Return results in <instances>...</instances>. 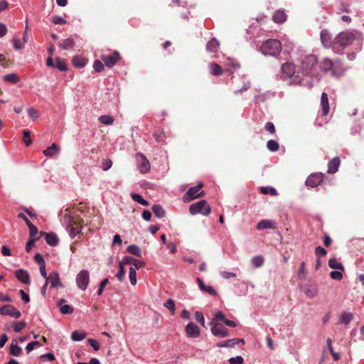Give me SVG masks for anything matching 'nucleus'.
<instances>
[{
    "instance_id": "nucleus-61",
    "label": "nucleus",
    "mask_w": 364,
    "mask_h": 364,
    "mask_svg": "<svg viewBox=\"0 0 364 364\" xmlns=\"http://www.w3.org/2000/svg\"><path fill=\"white\" fill-rule=\"evenodd\" d=\"M220 276L225 279H229L230 278L235 277L236 274L232 272L223 271L220 272Z\"/></svg>"
},
{
    "instance_id": "nucleus-39",
    "label": "nucleus",
    "mask_w": 364,
    "mask_h": 364,
    "mask_svg": "<svg viewBox=\"0 0 364 364\" xmlns=\"http://www.w3.org/2000/svg\"><path fill=\"white\" fill-rule=\"evenodd\" d=\"M353 314L349 312H344L341 316V322L345 325H348L353 319Z\"/></svg>"
},
{
    "instance_id": "nucleus-3",
    "label": "nucleus",
    "mask_w": 364,
    "mask_h": 364,
    "mask_svg": "<svg viewBox=\"0 0 364 364\" xmlns=\"http://www.w3.org/2000/svg\"><path fill=\"white\" fill-rule=\"evenodd\" d=\"M189 211L192 215L201 214L207 216L210 213L211 209L205 200H201L191 205Z\"/></svg>"
},
{
    "instance_id": "nucleus-21",
    "label": "nucleus",
    "mask_w": 364,
    "mask_h": 364,
    "mask_svg": "<svg viewBox=\"0 0 364 364\" xmlns=\"http://www.w3.org/2000/svg\"><path fill=\"white\" fill-rule=\"evenodd\" d=\"M321 112L323 116H326L329 112V104L328 95L326 92H323L321 97Z\"/></svg>"
},
{
    "instance_id": "nucleus-47",
    "label": "nucleus",
    "mask_w": 364,
    "mask_h": 364,
    "mask_svg": "<svg viewBox=\"0 0 364 364\" xmlns=\"http://www.w3.org/2000/svg\"><path fill=\"white\" fill-rule=\"evenodd\" d=\"M26 322L25 321H18V322H14L12 323V327L14 328V331L16 332H20L21 330H23L26 326Z\"/></svg>"
},
{
    "instance_id": "nucleus-22",
    "label": "nucleus",
    "mask_w": 364,
    "mask_h": 364,
    "mask_svg": "<svg viewBox=\"0 0 364 364\" xmlns=\"http://www.w3.org/2000/svg\"><path fill=\"white\" fill-rule=\"evenodd\" d=\"M15 275L20 282L26 284L30 283V277L27 271L21 269H18L16 271Z\"/></svg>"
},
{
    "instance_id": "nucleus-35",
    "label": "nucleus",
    "mask_w": 364,
    "mask_h": 364,
    "mask_svg": "<svg viewBox=\"0 0 364 364\" xmlns=\"http://www.w3.org/2000/svg\"><path fill=\"white\" fill-rule=\"evenodd\" d=\"M137 269H136L135 267H130V268H129V280H130V283L133 286H135L136 284V282H137V280H136V271Z\"/></svg>"
},
{
    "instance_id": "nucleus-41",
    "label": "nucleus",
    "mask_w": 364,
    "mask_h": 364,
    "mask_svg": "<svg viewBox=\"0 0 364 364\" xmlns=\"http://www.w3.org/2000/svg\"><path fill=\"white\" fill-rule=\"evenodd\" d=\"M152 210L156 217L161 218L164 216V210L160 205H154L152 208Z\"/></svg>"
},
{
    "instance_id": "nucleus-52",
    "label": "nucleus",
    "mask_w": 364,
    "mask_h": 364,
    "mask_svg": "<svg viewBox=\"0 0 364 364\" xmlns=\"http://www.w3.org/2000/svg\"><path fill=\"white\" fill-rule=\"evenodd\" d=\"M244 362V359L242 356L238 355L235 358H230L229 359L230 364H242Z\"/></svg>"
},
{
    "instance_id": "nucleus-59",
    "label": "nucleus",
    "mask_w": 364,
    "mask_h": 364,
    "mask_svg": "<svg viewBox=\"0 0 364 364\" xmlns=\"http://www.w3.org/2000/svg\"><path fill=\"white\" fill-rule=\"evenodd\" d=\"M108 282H109V280H108V279H107V278H106V279H103V280L101 282L100 285V287H99V289H98V290H97V295H99V296H100V295H101V294H102V293L103 292V290H104L105 287H106V285L108 284Z\"/></svg>"
},
{
    "instance_id": "nucleus-48",
    "label": "nucleus",
    "mask_w": 364,
    "mask_h": 364,
    "mask_svg": "<svg viewBox=\"0 0 364 364\" xmlns=\"http://www.w3.org/2000/svg\"><path fill=\"white\" fill-rule=\"evenodd\" d=\"M164 306L167 308L173 314L175 313V304L172 299H168L164 304Z\"/></svg>"
},
{
    "instance_id": "nucleus-13",
    "label": "nucleus",
    "mask_w": 364,
    "mask_h": 364,
    "mask_svg": "<svg viewBox=\"0 0 364 364\" xmlns=\"http://www.w3.org/2000/svg\"><path fill=\"white\" fill-rule=\"evenodd\" d=\"M185 332L188 338H196L200 334L198 326L194 323H188L185 327Z\"/></svg>"
},
{
    "instance_id": "nucleus-28",
    "label": "nucleus",
    "mask_w": 364,
    "mask_h": 364,
    "mask_svg": "<svg viewBox=\"0 0 364 364\" xmlns=\"http://www.w3.org/2000/svg\"><path fill=\"white\" fill-rule=\"evenodd\" d=\"M45 239L46 242L50 246H55L58 243V238L54 233H46Z\"/></svg>"
},
{
    "instance_id": "nucleus-17",
    "label": "nucleus",
    "mask_w": 364,
    "mask_h": 364,
    "mask_svg": "<svg viewBox=\"0 0 364 364\" xmlns=\"http://www.w3.org/2000/svg\"><path fill=\"white\" fill-rule=\"evenodd\" d=\"M281 71L286 77H290L295 73V65L291 63H283L281 67Z\"/></svg>"
},
{
    "instance_id": "nucleus-2",
    "label": "nucleus",
    "mask_w": 364,
    "mask_h": 364,
    "mask_svg": "<svg viewBox=\"0 0 364 364\" xmlns=\"http://www.w3.org/2000/svg\"><path fill=\"white\" fill-rule=\"evenodd\" d=\"M129 262H133L134 263V267L136 269H139L144 267V263L139 259H134L132 257H125L119 262V272L116 274V277L120 282H122L125 276V270L124 266L127 264Z\"/></svg>"
},
{
    "instance_id": "nucleus-15",
    "label": "nucleus",
    "mask_w": 364,
    "mask_h": 364,
    "mask_svg": "<svg viewBox=\"0 0 364 364\" xmlns=\"http://www.w3.org/2000/svg\"><path fill=\"white\" fill-rule=\"evenodd\" d=\"M81 228L82 226L80 223H77L73 218H72L70 221V224L68 226L70 236L73 238L75 237L81 232Z\"/></svg>"
},
{
    "instance_id": "nucleus-42",
    "label": "nucleus",
    "mask_w": 364,
    "mask_h": 364,
    "mask_svg": "<svg viewBox=\"0 0 364 364\" xmlns=\"http://www.w3.org/2000/svg\"><path fill=\"white\" fill-rule=\"evenodd\" d=\"M27 42V39L21 40L18 38H14L13 40L14 47L16 50L22 49Z\"/></svg>"
},
{
    "instance_id": "nucleus-40",
    "label": "nucleus",
    "mask_w": 364,
    "mask_h": 364,
    "mask_svg": "<svg viewBox=\"0 0 364 364\" xmlns=\"http://www.w3.org/2000/svg\"><path fill=\"white\" fill-rule=\"evenodd\" d=\"M131 197L134 201L142 205L146 206L149 204V203L138 193H132Z\"/></svg>"
},
{
    "instance_id": "nucleus-37",
    "label": "nucleus",
    "mask_w": 364,
    "mask_h": 364,
    "mask_svg": "<svg viewBox=\"0 0 364 364\" xmlns=\"http://www.w3.org/2000/svg\"><path fill=\"white\" fill-rule=\"evenodd\" d=\"M251 263L255 267H260L264 264V258L260 255L255 256L252 258Z\"/></svg>"
},
{
    "instance_id": "nucleus-1",
    "label": "nucleus",
    "mask_w": 364,
    "mask_h": 364,
    "mask_svg": "<svg viewBox=\"0 0 364 364\" xmlns=\"http://www.w3.org/2000/svg\"><path fill=\"white\" fill-rule=\"evenodd\" d=\"M282 49V43L277 39L267 40L260 47V51L262 54L274 57H277L280 54Z\"/></svg>"
},
{
    "instance_id": "nucleus-14",
    "label": "nucleus",
    "mask_w": 364,
    "mask_h": 364,
    "mask_svg": "<svg viewBox=\"0 0 364 364\" xmlns=\"http://www.w3.org/2000/svg\"><path fill=\"white\" fill-rule=\"evenodd\" d=\"M101 59L103 60L105 65L107 68H112L115 65V63L119 60V55L117 52H114L109 55H102Z\"/></svg>"
},
{
    "instance_id": "nucleus-44",
    "label": "nucleus",
    "mask_w": 364,
    "mask_h": 364,
    "mask_svg": "<svg viewBox=\"0 0 364 364\" xmlns=\"http://www.w3.org/2000/svg\"><path fill=\"white\" fill-rule=\"evenodd\" d=\"M74 46V41L73 38H68L65 39L60 44V47L63 49L68 50L73 48Z\"/></svg>"
},
{
    "instance_id": "nucleus-43",
    "label": "nucleus",
    "mask_w": 364,
    "mask_h": 364,
    "mask_svg": "<svg viewBox=\"0 0 364 364\" xmlns=\"http://www.w3.org/2000/svg\"><path fill=\"white\" fill-rule=\"evenodd\" d=\"M99 121L106 125H111L114 122V119L109 115H102L99 118Z\"/></svg>"
},
{
    "instance_id": "nucleus-34",
    "label": "nucleus",
    "mask_w": 364,
    "mask_h": 364,
    "mask_svg": "<svg viewBox=\"0 0 364 364\" xmlns=\"http://www.w3.org/2000/svg\"><path fill=\"white\" fill-rule=\"evenodd\" d=\"M127 250L129 253L134 255L137 257H140L141 255V250L139 246L135 245H131L127 247Z\"/></svg>"
},
{
    "instance_id": "nucleus-16",
    "label": "nucleus",
    "mask_w": 364,
    "mask_h": 364,
    "mask_svg": "<svg viewBox=\"0 0 364 364\" xmlns=\"http://www.w3.org/2000/svg\"><path fill=\"white\" fill-rule=\"evenodd\" d=\"M196 282L198 284L199 289L207 294H208L210 296H217V291L213 289L212 286L210 285H205L203 282V281L200 278H197Z\"/></svg>"
},
{
    "instance_id": "nucleus-62",
    "label": "nucleus",
    "mask_w": 364,
    "mask_h": 364,
    "mask_svg": "<svg viewBox=\"0 0 364 364\" xmlns=\"http://www.w3.org/2000/svg\"><path fill=\"white\" fill-rule=\"evenodd\" d=\"M28 117L33 119H37L38 118V112L33 108H30L28 110Z\"/></svg>"
},
{
    "instance_id": "nucleus-54",
    "label": "nucleus",
    "mask_w": 364,
    "mask_h": 364,
    "mask_svg": "<svg viewBox=\"0 0 364 364\" xmlns=\"http://www.w3.org/2000/svg\"><path fill=\"white\" fill-rule=\"evenodd\" d=\"M93 68L96 72L100 73L104 70V65L101 61L95 60L93 63Z\"/></svg>"
},
{
    "instance_id": "nucleus-57",
    "label": "nucleus",
    "mask_w": 364,
    "mask_h": 364,
    "mask_svg": "<svg viewBox=\"0 0 364 364\" xmlns=\"http://www.w3.org/2000/svg\"><path fill=\"white\" fill-rule=\"evenodd\" d=\"M40 346L39 342L32 341L27 344V346L26 347V350L27 353H29L31 350H33V349L34 348L35 346Z\"/></svg>"
},
{
    "instance_id": "nucleus-33",
    "label": "nucleus",
    "mask_w": 364,
    "mask_h": 364,
    "mask_svg": "<svg viewBox=\"0 0 364 364\" xmlns=\"http://www.w3.org/2000/svg\"><path fill=\"white\" fill-rule=\"evenodd\" d=\"M4 80L12 84H16L19 82L20 79L18 75L15 73H10L4 76Z\"/></svg>"
},
{
    "instance_id": "nucleus-63",
    "label": "nucleus",
    "mask_w": 364,
    "mask_h": 364,
    "mask_svg": "<svg viewBox=\"0 0 364 364\" xmlns=\"http://www.w3.org/2000/svg\"><path fill=\"white\" fill-rule=\"evenodd\" d=\"M265 129L272 134L275 133V127L272 122H267L265 124Z\"/></svg>"
},
{
    "instance_id": "nucleus-46",
    "label": "nucleus",
    "mask_w": 364,
    "mask_h": 364,
    "mask_svg": "<svg viewBox=\"0 0 364 364\" xmlns=\"http://www.w3.org/2000/svg\"><path fill=\"white\" fill-rule=\"evenodd\" d=\"M315 253H316V257H318L317 258V268H318L319 266L318 258L321 257L325 256L326 255L327 252L326 251V250L324 248H323L321 246H318L316 248Z\"/></svg>"
},
{
    "instance_id": "nucleus-6",
    "label": "nucleus",
    "mask_w": 364,
    "mask_h": 364,
    "mask_svg": "<svg viewBox=\"0 0 364 364\" xmlns=\"http://www.w3.org/2000/svg\"><path fill=\"white\" fill-rule=\"evenodd\" d=\"M77 287L82 291L86 290L90 282V273L87 270L82 269L78 272L75 279Z\"/></svg>"
},
{
    "instance_id": "nucleus-50",
    "label": "nucleus",
    "mask_w": 364,
    "mask_h": 364,
    "mask_svg": "<svg viewBox=\"0 0 364 364\" xmlns=\"http://www.w3.org/2000/svg\"><path fill=\"white\" fill-rule=\"evenodd\" d=\"M55 67L60 71H65L68 70L67 64L63 60L57 59Z\"/></svg>"
},
{
    "instance_id": "nucleus-24",
    "label": "nucleus",
    "mask_w": 364,
    "mask_h": 364,
    "mask_svg": "<svg viewBox=\"0 0 364 364\" xmlns=\"http://www.w3.org/2000/svg\"><path fill=\"white\" fill-rule=\"evenodd\" d=\"M340 162L338 157H335L331 159L328 164V172L329 173H335L338 169Z\"/></svg>"
},
{
    "instance_id": "nucleus-25",
    "label": "nucleus",
    "mask_w": 364,
    "mask_h": 364,
    "mask_svg": "<svg viewBox=\"0 0 364 364\" xmlns=\"http://www.w3.org/2000/svg\"><path fill=\"white\" fill-rule=\"evenodd\" d=\"M219 46L220 43L215 38H213L208 42L206 45V49L209 52L216 53L219 48Z\"/></svg>"
},
{
    "instance_id": "nucleus-45",
    "label": "nucleus",
    "mask_w": 364,
    "mask_h": 364,
    "mask_svg": "<svg viewBox=\"0 0 364 364\" xmlns=\"http://www.w3.org/2000/svg\"><path fill=\"white\" fill-rule=\"evenodd\" d=\"M267 149L271 151H276L279 149V144L275 140H269L267 143Z\"/></svg>"
},
{
    "instance_id": "nucleus-29",
    "label": "nucleus",
    "mask_w": 364,
    "mask_h": 364,
    "mask_svg": "<svg viewBox=\"0 0 364 364\" xmlns=\"http://www.w3.org/2000/svg\"><path fill=\"white\" fill-rule=\"evenodd\" d=\"M73 63L76 68H82L85 66L87 61L84 58L77 55L73 57Z\"/></svg>"
},
{
    "instance_id": "nucleus-18",
    "label": "nucleus",
    "mask_w": 364,
    "mask_h": 364,
    "mask_svg": "<svg viewBox=\"0 0 364 364\" xmlns=\"http://www.w3.org/2000/svg\"><path fill=\"white\" fill-rule=\"evenodd\" d=\"M321 41L322 44L326 48H330L332 45V38L331 33L327 30H322L321 31Z\"/></svg>"
},
{
    "instance_id": "nucleus-8",
    "label": "nucleus",
    "mask_w": 364,
    "mask_h": 364,
    "mask_svg": "<svg viewBox=\"0 0 364 364\" xmlns=\"http://www.w3.org/2000/svg\"><path fill=\"white\" fill-rule=\"evenodd\" d=\"M317 63V58L314 55H306L301 62V70L304 75H308Z\"/></svg>"
},
{
    "instance_id": "nucleus-5",
    "label": "nucleus",
    "mask_w": 364,
    "mask_h": 364,
    "mask_svg": "<svg viewBox=\"0 0 364 364\" xmlns=\"http://www.w3.org/2000/svg\"><path fill=\"white\" fill-rule=\"evenodd\" d=\"M203 183H198L196 186L191 187L183 196L184 202H189L191 200L196 199L204 196V192L201 191Z\"/></svg>"
},
{
    "instance_id": "nucleus-49",
    "label": "nucleus",
    "mask_w": 364,
    "mask_h": 364,
    "mask_svg": "<svg viewBox=\"0 0 364 364\" xmlns=\"http://www.w3.org/2000/svg\"><path fill=\"white\" fill-rule=\"evenodd\" d=\"M261 193L263 194H271L272 196H277V191L275 188L272 187H261L260 188Z\"/></svg>"
},
{
    "instance_id": "nucleus-64",
    "label": "nucleus",
    "mask_w": 364,
    "mask_h": 364,
    "mask_svg": "<svg viewBox=\"0 0 364 364\" xmlns=\"http://www.w3.org/2000/svg\"><path fill=\"white\" fill-rule=\"evenodd\" d=\"M225 320V317L224 314L222 311H218L215 314V318L213 321H224Z\"/></svg>"
},
{
    "instance_id": "nucleus-53",
    "label": "nucleus",
    "mask_w": 364,
    "mask_h": 364,
    "mask_svg": "<svg viewBox=\"0 0 364 364\" xmlns=\"http://www.w3.org/2000/svg\"><path fill=\"white\" fill-rule=\"evenodd\" d=\"M342 271H332L331 272V277L333 279L340 281L343 278V275L341 273Z\"/></svg>"
},
{
    "instance_id": "nucleus-55",
    "label": "nucleus",
    "mask_w": 364,
    "mask_h": 364,
    "mask_svg": "<svg viewBox=\"0 0 364 364\" xmlns=\"http://www.w3.org/2000/svg\"><path fill=\"white\" fill-rule=\"evenodd\" d=\"M23 141L26 146H29L31 144V139H30V132L28 130H23Z\"/></svg>"
},
{
    "instance_id": "nucleus-26",
    "label": "nucleus",
    "mask_w": 364,
    "mask_h": 364,
    "mask_svg": "<svg viewBox=\"0 0 364 364\" xmlns=\"http://www.w3.org/2000/svg\"><path fill=\"white\" fill-rule=\"evenodd\" d=\"M274 226V222L270 220H262L257 225V229L259 230L264 229H271Z\"/></svg>"
},
{
    "instance_id": "nucleus-31",
    "label": "nucleus",
    "mask_w": 364,
    "mask_h": 364,
    "mask_svg": "<svg viewBox=\"0 0 364 364\" xmlns=\"http://www.w3.org/2000/svg\"><path fill=\"white\" fill-rule=\"evenodd\" d=\"M333 62L331 59L329 58H324L321 62V68L322 70L325 71V72H327V71H329V70H331L332 68H333Z\"/></svg>"
},
{
    "instance_id": "nucleus-4",
    "label": "nucleus",
    "mask_w": 364,
    "mask_h": 364,
    "mask_svg": "<svg viewBox=\"0 0 364 364\" xmlns=\"http://www.w3.org/2000/svg\"><path fill=\"white\" fill-rule=\"evenodd\" d=\"M355 37L353 32L346 31L339 33L335 38L336 43L341 46H346L351 44Z\"/></svg>"
},
{
    "instance_id": "nucleus-30",
    "label": "nucleus",
    "mask_w": 364,
    "mask_h": 364,
    "mask_svg": "<svg viewBox=\"0 0 364 364\" xmlns=\"http://www.w3.org/2000/svg\"><path fill=\"white\" fill-rule=\"evenodd\" d=\"M210 73L213 75H220L223 74V69L221 66H220L218 64L215 63H212L209 65Z\"/></svg>"
},
{
    "instance_id": "nucleus-36",
    "label": "nucleus",
    "mask_w": 364,
    "mask_h": 364,
    "mask_svg": "<svg viewBox=\"0 0 364 364\" xmlns=\"http://www.w3.org/2000/svg\"><path fill=\"white\" fill-rule=\"evenodd\" d=\"M328 265L331 269H337L341 271H343L344 268L341 262L337 261L335 258L330 259L328 260Z\"/></svg>"
},
{
    "instance_id": "nucleus-12",
    "label": "nucleus",
    "mask_w": 364,
    "mask_h": 364,
    "mask_svg": "<svg viewBox=\"0 0 364 364\" xmlns=\"http://www.w3.org/2000/svg\"><path fill=\"white\" fill-rule=\"evenodd\" d=\"M323 177L321 173H312L306 178V184L311 188L316 187L323 181Z\"/></svg>"
},
{
    "instance_id": "nucleus-56",
    "label": "nucleus",
    "mask_w": 364,
    "mask_h": 364,
    "mask_svg": "<svg viewBox=\"0 0 364 364\" xmlns=\"http://www.w3.org/2000/svg\"><path fill=\"white\" fill-rule=\"evenodd\" d=\"M112 166V161L110 159H105L102 163L103 171H108Z\"/></svg>"
},
{
    "instance_id": "nucleus-11",
    "label": "nucleus",
    "mask_w": 364,
    "mask_h": 364,
    "mask_svg": "<svg viewBox=\"0 0 364 364\" xmlns=\"http://www.w3.org/2000/svg\"><path fill=\"white\" fill-rule=\"evenodd\" d=\"M46 282L50 284V287L52 289L58 287H63L62 282H60L59 274L56 271H53L46 278Z\"/></svg>"
},
{
    "instance_id": "nucleus-27",
    "label": "nucleus",
    "mask_w": 364,
    "mask_h": 364,
    "mask_svg": "<svg viewBox=\"0 0 364 364\" xmlns=\"http://www.w3.org/2000/svg\"><path fill=\"white\" fill-rule=\"evenodd\" d=\"M273 21L278 23H284L287 19V15L283 10H277L273 15Z\"/></svg>"
},
{
    "instance_id": "nucleus-19",
    "label": "nucleus",
    "mask_w": 364,
    "mask_h": 364,
    "mask_svg": "<svg viewBox=\"0 0 364 364\" xmlns=\"http://www.w3.org/2000/svg\"><path fill=\"white\" fill-rule=\"evenodd\" d=\"M239 343H244V340L240 338L229 339L223 342L218 343L216 346L219 348H232Z\"/></svg>"
},
{
    "instance_id": "nucleus-23",
    "label": "nucleus",
    "mask_w": 364,
    "mask_h": 364,
    "mask_svg": "<svg viewBox=\"0 0 364 364\" xmlns=\"http://www.w3.org/2000/svg\"><path fill=\"white\" fill-rule=\"evenodd\" d=\"M65 299H61L58 302V306L60 308V311L63 314H70L73 312L74 309L72 306L65 304Z\"/></svg>"
},
{
    "instance_id": "nucleus-32",
    "label": "nucleus",
    "mask_w": 364,
    "mask_h": 364,
    "mask_svg": "<svg viewBox=\"0 0 364 364\" xmlns=\"http://www.w3.org/2000/svg\"><path fill=\"white\" fill-rule=\"evenodd\" d=\"M86 337V333L83 331H75L71 334V338L73 341H80Z\"/></svg>"
},
{
    "instance_id": "nucleus-58",
    "label": "nucleus",
    "mask_w": 364,
    "mask_h": 364,
    "mask_svg": "<svg viewBox=\"0 0 364 364\" xmlns=\"http://www.w3.org/2000/svg\"><path fill=\"white\" fill-rule=\"evenodd\" d=\"M52 22L55 25H61L66 23V21L61 16H54L52 19Z\"/></svg>"
},
{
    "instance_id": "nucleus-10",
    "label": "nucleus",
    "mask_w": 364,
    "mask_h": 364,
    "mask_svg": "<svg viewBox=\"0 0 364 364\" xmlns=\"http://www.w3.org/2000/svg\"><path fill=\"white\" fill-rule=\"evenodd\" d=\"M0 314L3 316H10L11 317L18 318L21 316V312L11 305H4L0 307Z\"/></svg>"
},
{
    "instance_id": "nucleus-20",
    "label": "nucleus",
    "mask_w": 364,
    "mask_h": 364,
    "mask_svg": "<svg viewBox=\"0 0 364 364\" xmlns=\"http://www.w3.org/2000/svg\"><path fill=\"white\" fill-rule=\"evenodd\" d=\"M60 148L58 145L53 143L51 146L43 151V154L47 157H53L58 154Z\"/></svg>"
},
{
    "instance_id": "nucleus-60",
    "label": "nucleus",
    "mask_w": 364,
    "mask_h": 364,
    "mask_svg": "<svg viewBox=\"0 0 364 364\" xmlns=\"http://www.w3.org/2000/svg\"><path fill=\"white\" fill-rule=\"evenodd\" d=\"M87 342L95 351H97L100 349V344H99L98 341H97L96 340L92 339V338H89L87 340Z\"/></svg>"
},
{
    "instance_id": "nucleus-51",
    "label": "nucleus",
    "mask_w": 364,
    "mask_h": 364,
    "mask_svg": "<svg viewBox=\"0 0 364 364\" xmlns=\"http://www.w3.org/2000/svg\"><path fill=\"white\" fill-rule=\"evenodd\" d=\"M195 318L201 326H205V318L203 315L200 311L195 312Z\"/></svg>"
},
{
    "instance_id": "nucleus-9",
    "label": "nucleus",
    "mask_w": 364,
    "mask_h": 364,
    "mask_svg": "<svg viewBox=\"0 0 364 364\" xmlns=\"http://www.w3.org/2000/svg\"><path fill=\"white\" fill-rule=\"evenodd\" d=\"M210 325L211 333L215 336L225 338L229 335L228 330L225 328L223 324L218 323V321H212Z\"/></svg>"
},
{
    "instance_id": "nucleus-38",
    "label": "nucleus",
    "mask_w": 364,
    "mask_h": 364,
    "mask_svg": "<svg viewBox=\"0 0 364 364\" xmlns=\"http://www.w3.org/2000/svg\"><path fill=\"white\" fill-rule=\"evenodd\" d=\"M22 352V349L17 344L11 343L10 346L9 353L14 356H19Z\"/></svg>"
},
{
    "instance_id": "nucleus-7",
    "label": "nucleus",
    "mask_w": 364,
    "mask_h": 364,
    "mask_svg": "<svg viewBox=\"0 0 364 364\" xmlns=\"http://www.w3.org/2000/svg\"><path fill=\"white\" fill-rule=\"evenodd\" d=\"M135 159L136 161L137 168L141 173H146L150 171V163L143 154H136Z\"/></svg>"
}]
</instances>
